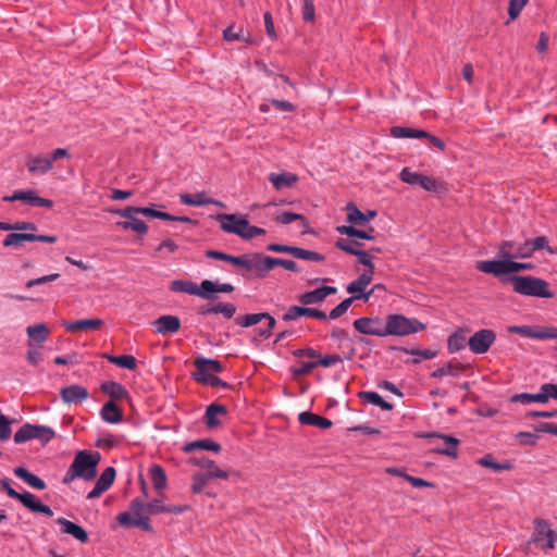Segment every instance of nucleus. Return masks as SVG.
<instances>
[{
	"label": "nucleus",
	"mask_w": 557,
	"mask_h": 557,
	"mask_svg": "<svg viewBox=\"0 0 557 557\" xmlns=\"http://www.w3.org/2000/svg\"><path fill=\"white\" fill-rule=\"evenodd\" d=\"M24 242H30V233H9L3 239V246L18 248Z\"/></svg>",
	"instance_id": "47"
},
{
	"label": "nucleus",
	"mask_w": 557,
	"mask_h": 557,
	"mask_svg": "<svg viewBox=\"0 0 557 557\" xmlns=\"http://www.w3.org/2000/svg\"><path fill=\"white\" fill-rule=\"evenodd\" d=\"M373 275L374 272H372V270H363V272L356 280L347 285V293L352 295L367 294L368 292L364 290L373 280Z\"/></svg>",
	"instance_id": "24"
},
{
	"label": "nucleus",
	"mask_w": 557,
	"mask_h": 557,
	"mask_svg": "<svg viewBox=\"0 0 557 557\" xmlns=\"http://www.w3.org/2000/svg\"><path fill=\"white\" fill-rule=\"evenodd\" d=\"M360 398L367 403L380 407L382 410H392L393 405L383 399V397L376 392H362Z\"/></svg>",
	"instance_id": "39"
},
{
	"label": "nucleus",
	"mask_w": 557,
	"mask_h": 557,
	"mask_svg": "<svg viewBox=\"0 0 557 557\" xmlns=\"http://www.w3.org/2000/svg\"><path fill=\"white\" fill-rule=\"evenodd\" d=\"M190 462L195 466H198L200 468L207 469L208 472L205 473L206 475H209L213 479H227L228 473L225 470L220 469L216 463L206 457L202 458H193Z\"/></svg>",
	"instance_id": "26"
},
{
	"label": "nucleus",
	"mask_w": 557,
	"mask_h": 557,
	"mask_svg": "<svg viewBox=\"0 0 557 557\" xmlns=\"http://www.w3.org/2000/svg\"><path fill=\"white\" fill-rule=\"evenodd\" d=\"M14 475L18 479L23 480L26 484H28L30 487L36 488L38 491H42L47 487L46 482L39 478L38 475L29 472L24 467H17L13 470Z\"/></svg>",
	"instance_id": "27"
},
{
	"label": "nucleus",
	"mask_w": 557,
	"mask_h": 557,
	"mask_svg": "<svg viewBox=\"0 0 557 557\" xmlns=\"http://www.w3.org/2000/svg\"><path fill=\"white\" fill-rule=\"evenodd\" d=\"M510 259L502 258L500 260H482L476 262V269L485 274L502 276L510 273Z\"/></svg>",
	"instance_id": "13"
},
{
	"label": "nucleus",
	"mask_w": 557,
	"mask_h": 557,
	"mask_svg": "<svg viewBox=\"0 0 557 557\" xmlns=\"http://www.w3.org/2000/svg\"><path fill=\"white\" fill-rule=\"evenodd\" d=\"M422 174L412 171L410 168H404L399 173V178L409 185L419 186Z\"/></svg>",
	"instance_id": "60"
},
{
	"label": "nucleus",
	"mask_w": 557,
	"mask_h": 557,
	"mask_svg": "<svg viewBox=\"0 0 557 557\" xmlns=\"http://www.w3.org/2000/svg\"><path fill=\"white\" fill-rule=\"evenodd\" d=\"M101 391L115 399H123L128 396L127 389L119 382L106 381L100 385Z\"/></svg>",
	"instance_id": "34"
},
{
	"label": "nucleus",
	"mask_w": 557,
	"mask_h": 557,
	"mask_svg": "<svg viewBox=\"0 0 557 557\" xmlns=\"http://www.w3.org/2000/svg\"><path fill=\"white\" fill-rule=\"evenodd\" d=\"M337 292L334 286H322L310 292H306L299 296V301L305 305L321 304L327 296Z\"/></svg>",
	"instance_id": "16"
},
{
	"label": "nucleus",
	"mask_w": 557,
	"mask_h": 557,
	"mask_svg": "<svg viewBox=\"0 0 557 557\" xmlns=\"http://www.w3.org/2000/svg\"><path fill=\"white\" fill-rule=\"evenodd\" d=\"M196 296L205 299H213L216 297V283L210 280H203L198 286Z\"/></svg>",
	"instance_id": "49"
},
{
	"label": "nucleus",
	"mask_w": 557,
	"mask_h": 557,
	"mask_svg": "<svg viewBox=\"0 0 557 557\" xmlns=\"http://www.w3.org/2000/svg\"><path fill=\"white\" fill-rule=\"evenodd\" d=\"M268 180L276 190H282L293 187L297 183L298 176L292 172L270 173Z\"/></svg>",
	"instance_id": "23"
},
{
	"label": "nucleus",
	"mask_w": 557,
	"mask_h": 557,
	"mask_svg": "<svg viewBox=\"0 0 557 557\" xmlns=\"http://www.w3.org/2000/svg\"><path fill=\"white\" fill-rule=\"evenodd\" d=\"M110 212L124 219L116 222V226L123 231H133L138 235H146L148 233V225L137 216L140 214L138 207L127 206L123 209L110 210Z\"/></svg>",
	"instance_id": "5"
},
{
	"label": "nucleus",
	"mask_w": 557,
	"mask_h": 557,
	"mask_svg": "<svg viewBox=\"0 0 557 557\" xmlns=\"http://www.w3.org/2000/svg\"><path fill=\"white\" fill-rule=\"evenodd\" d=\"M194 366L196 368V371L193 373L194 379L203 383L214 376L215 373L222 371V364L218 360L205 357L195 359Z\"/></svg>",
	"instance_id": "10"
},
{
	"label": "nucleus",
	"mask_w": 557,
	"mask_h": 557,
	"mask_svg": "<svg viewBox=\"0 0 557 557\" xmlns=\"http://www.w3.org/2000/svg\"><path fill=\"white\" fill-rule=\"evenodd\" d=\"M425 324L416 318H407L400 313L388 314L385 319L384 337L407 336L425 330Z\"/></svg>",
	"instance_id": "2"
},
{
	"label": "nucleus",
	"mask_w": 557,
	"mask_h": 557,
	"mask_svg": "<svg viewBox=\"0 0 557 557\" xmlns=\"http://www.w3.org/2000/svg\"><path fill=\"white\" fill-rule=\"evenodd\" d=\"M15 422L14 419H10L5 414H3L0 409V442L8 441L12 435L11 424Z\"/></svg>",
	"instance_id": "55"
},
{
	"label": "nucleus",
	"mask_w": 557,
	"mask_h": 557,
	"mask_svg": "<svg viewBox=\"0 0 557 557\" xmlns=\"http://www.w3.org/2000/svg\"><path fill=\"white\" fill-rule=\"evenodd\" d=\"M89 393L86 387L77 384L69 385L60 391V397L64 404L72 405L84 401L88 398Z\"/></svg>",
	"instance_id": "15"
},
{
	"label": "nucleus",
	"mask_w": 557,
	"mask_h": 557,
	"mask_svg": "<svg viewBox=\"0 0 557 557\" xmlns=\"http://www.w3.org/2000/svg\"><path fill=\"white\" fill-rule=\"evenodd\" d=\"M298 420L301 424L313 425L320 429H330L333 425V422L331 420L312 413L310 411H304L299 413Z\"/></svg>",
	"instance_id": "31"
},
{
	"label": "nucleus",
	"mask_w": 557,
	"mask_h": 557,
	"mask_svg": "<svg viewBox=\"0 0 557 557\" xmlns=\"http://www.w3.org/2000/svg\"><path fill=\"white\" fill-rule=\"evenodd\" d=\"M401 350L407 355L416 356L417 359H414L413 362H419L420 360H431L437 356V351L431 348H403Z\"/></svg>",
	"instance_id": "48"
},
{
	"label": "nucleus",
	"mask_w": 557,
	"mask_h": 557,
	"mask_svg": "<svg viewBox=\"0 0 557 557\" xmlns=\"http://www.w3.org/2000/svg\"><path fill=\"white\" fill-rule=\"evenodd\" d=\"M532 255L531 240L529 239L524 243L504 242L498 250L500 258H509L510 260L530 258Z\"/></svg>",
	"instance_id": "11"
},
{
	"label": "nucleus",
	"mask_w": 557,
	"mask_h": 557,
	"mask_svg": "<svg viewBox=\"0 0 557 557\" xmlns=\"http://www.w3.org/2000/svg\"><path fill=\"white\" fill-rule=\"evenodd\" d=\"M373 292H374V288H371L370 290H368L367 294L352 295V296L344 299L341 304H338L336 307H334L330 311L329 319L336 320L339 317H342L349 309L351 304L357 299H362L364 301H368L370 299L371 295L373 294Z\"/></svg>",
	"instance_id": "18"
},
{
	"label": "nucleus",
	"mask_w": 557,
	"mask_h": 557,
	"mask_svg": "<svg viewBox=\"0 0 557 557\" xmlns=\"http://www.w3.org/2000/svg\"><path fill=\"white\" fill-rule=\"evenodd\" d=\"M100 417L110 424H117L123 420V413L114 401H108L102 406Z\"/></svg>",
	"instance_id": "29"
},
{
	"label": "nucleus",
	"mask_w": 557,
	"mask_h": 557,
	"mask_svg": "<svg viewBox=\"0 0 557 557\" xmlns=\"http://www.w3.org/2000/svg\"><path fill=\"white\" fill-rule=\"evenodd\" d=\"M276 222L287 225L293 223L294 221H301L302 226L307 230L309 228V222L307 218L302 214L290 212V211H284L276 215L275 218Z\"/></svg>",
	"instance_id": "46"
},
{
	"label": "nucleus",
	"mask_w": 557,
	"mask_h": 557,
	"mask_svg": "<svg viewBox=\"0 0 557 557\" xmlns=\"http://www.w3.org/2000/svg\"><path fill=\"white\" fill-rule=\"evenodd\" d=\"M215 220L220 223V227L224 233L235 234L244 238L249 221L245 216L235 213H219Z\"/></svg>",
	"instance_id": "7"
},
{
	"label": "nucleus",
	"mask_w": 557,
	"mask_h": 557,
	"mask_svg": "<svg viewBox=\"0 0 557 557\" xmlns=\"http://www.w3.org/2000/svg\"><path fill=\"white\" fill-rule=\"evenodd\" d=\"M100 459L99 451L87 449L77 451L62 479V483L69 485L76 479L84 481L94 480L97 475V466Z\"/></svg>",
	"instance_id": "1"
},
{
	"label": "nucleus",
	"mask_w": 557,
	"mask_h": 557,
	"mask_svg": "<svg viewBox=\"0 0 557 557\" xmlns=\"http://www.w3.org/2000/svg\"><path fill=\"white\" fill-rule=\"evenodd\" d=\"M115 474L116 472L113 467H107L96 481V484L107 491L113 484Z\"/></svg>",
	"instance_id": "53"
},
{
	"label": "nucleus",
	"mask_w": 557,
	"mask_h": 557,
	"mask_svg": "<svg viewBox=\"0 0 557 557\" xmlns=\"http://www.w3.org/2000/svg\"><path fill=\"white\" fill-rule=\"evenodd\" d=\"M104 357L111 363L116 364L123 369L135 370L136 366H137L136 359L132 355H121V356L106 355Z\"/></svg>",
	"instance_id": "41"
},
{
	"label": "nucleus",
	"mask_w": 557,
	"mask_h": 557,
	"mask_svg": "<svg viewBox=\"0 0 557 557\" xmlns=\"http://www.w3.org/2000/svg\"><path fill=\"white\" fill-rule=\"evenodd\" d=\"M26 332L29 341L37 342L39 344L46 342L49 336V330L44 323L29 325L27 326Z\"/></svg>",
	"instance_id": "38"
},
{
	"label": "nucleus",
	"mask_w": 557,
	"mask_h": 557,
	"mask_svg": "<svg viewBox=\"0 0 557 557\" xmlns=\"http://www.w3.org/2000/svg\"><path fill=\"white\" fill-rule=\"evenodd\" d=\"M258 259H260V253H250L243 256L231 255L228 262L236 267H240L248 271H251L255 273L256 276H258Z\"/></svg>",
	"instance_id": "25"
},
{
	"label": "nucleus",
	"mask_w": 557,
	"mask_h": 557,
	"mask_svg": "<svg viewBox=\"0 0 557 557\" xmlns=\"http://www.w3.org/2000/svg\"><path fill=\"white\" fill-rule=\"evenodd\" d=\"M170 289L175 293H185L196 296L198 293V285L188 280H174L171 283Z\"/></svg>",
	"instance_id": "43"
},
{
	"label": "nucleus",
	"mask_w": 557,
	"mask_h": 557,
	"mask_svg": "<svg viewBox=\"0 0 557 557\" xmlns=\"http://www.w3.org/2000/svg\"><path fill=\"white\" fill-rule=\"evenodd\" d=\"M434 436L440 437L443 441V445L433 448V450L441 455H446L451 458H457V449L459 446V440H457L454 436L450 435H438L435 434Z\"/></svg>",
	"instance_id": "30"
},
{
	"label": "nucleus",
	"mask_w": 557,
	"mask_h": 557,
	"mask_svg": "<svg viewBox=\"0 0 557 557\" xmlns=\"http://www.w3.org/2000/svg\"><path fill=\"white\" fill-rule=\"evenodd\" d=\"M102 319H82L70 322H64L63 325L67 331H85V330H98L103 325Z\"/></svg>",
	"instance_id": "33"
},
{
	"label": "nucleus",
	"mask_w": 557,
	"mask_h": 557,
	"mask_svg": "<svg viewBox=\"0 0 557 557\" xmlns=\"http://www.w3.org/2000/svg\"><path fill=\"white\" fill-rule=\"evenodd\" d=\"M227 409L224 405L210 404L205 413L206 424L209 429H214L221 424L220 416H226Z\"/></svg>",
	"instance_id": "28"
},
{
	"label": "nucleus",
	"mask_w": 557,
	"mask_h": 557,
	"mask_svg": "<svg viewBox=\"0 0 557 557\" xmlns=\"http://www.w3.org/2000/svg\"><path fill=\"white\" fill-rule=\"evenodd\" d=\"M156 333L173 334L181 327V320L176 315H161L152 322Z\"/></svg>",
	"instance_id": "17"
},
{
	"label": "nucleus",
	"mask_w": 557,
	"mask_h": 557,
	"mask_svg": "<svg viewBox=\"0 0 557 557\" xmlns=\"http://www.w3.org/2000/svg\"><path fill=\"white\" fill-rule=\"evenodd\" d=\"M507 332L511 334H519L525 338L537 341L557 339L556 326H541V325H509Z\"/></svg>",
	"instance_id": "6"
},
{
	"label": "nucleus",
	"mask_w": 557,
	"mask_h": 557,
	"mask_svg": "<svg viewBox=\"0 0 557 557\" xmlns=\"http://www.w3.org/2000/svg\"><path fill=\"white\" fill-rule=\"evenodd\" d=\"M496 341V334L491 329H482L473 333L468 339L469 349L476 355H483L488 351Z\"/></svg>",
	"instance_id": "9"
},
{
	"label": "nucleus",
	"mask_w": 557,
	"mask_h": 557,
	"mask_svg": "<svg viewBox=\"0 0 557 557\" xmlns=\"http://www.w3.org/2000/svg\"><path fill=\"white\" fill-rule=\"evenodd\" d=\"M57 522L61 525L63 533L72 535L81 543H86L88 541L87 531L77 523L72 522L65 518H59Z\"/></svg>",
	"instance_id": "21"
},
{
	"label": "nucleus",
	"mask_w": 557,
	"mask_h": 557,
	"mask_svg": "<svg viewBox=\"0 0 557 557\" xmlns=\"http://www.w3.org/2000/svg\"><path fill=\"white\" fill-rule=\"evenodd\" d=\"M223 37L227 41L238 40L244 42H251L250 35L244 28H236L235 26H228L223 32Z\"/></svg>",
	"instance_id": "42"
},
{
	"label": "nucleus",
	"mask_w": 557,
	"mask_h": 557,
	"mask_svg": "<svg viewBox=\"0 0 557 557\" xmlns=\"http://www.w3.org/2000/svg\"><path fill=\"white\" fill-rule=\"evenodd\" d=\"M37 430L36 424L25 423L14 434V443L23 444L27 441L35 438V432Z\"/></svg>",
	"instance_id": "40"
},
{
	"label": "nucleus",
	"mask_w": 557,
	"mask_h": 557,
	"mask_svg": "<svg viewBox=\"0 0 557 557\" xmlns=\"http://www.w3.org/2000/svg\"><path fill=\"white\" fill-rule=\"evenodd\" d=\"M1 231H36L37 225L33 222L17 221L15 223H7L0 221Z\"/></svg>",
	"instance_id": "52"
},
{
	"label": "nucleus",
	"mask_w": 557,
	"mask_h": 557,
	"mask_svg": "<svg viewBox=\"0 0 557 557\" xmlns=\"http://www.w3.org/2000/svg\"><path fill=\"white\" fill-rule=\"evenodd\" d=\"M26 166L32 174H46L52 169L49 157L42 154L28 157Z\"/></svg>",
	"instance_id": "22"
},
{
	"label": "nucleus",
	"mask_w": 557,
	"mask_h": 557,
	"mask_svg": "<svg viewBox=\"0 0 557 557\" xmlns=\"http://www.w3.org/2000/svg\"><path fill=\"white\" fill-rule=\"evenodd\" d=\"M466 346V338L460 332L453 333L447 341L449 352H457Z\"/></svg>",
	"instance_id": "57"
},
{
	"label": "nucleus",
	"mask_w": 557,
	"mask_h": 557,
	"mask_svg": "<svg viewBox=\"0 0 557 557\" xmlns=\"http://www.w3.org/2000/svg\"><path fill=\"white\" fill-rule=\"evenodd\" d=\"M511 282L513 284V290L517 294L539 298L554 297L549 284L543 278L534 276H513Z\"/></svg>",
	"instance_id": "3"
},
{
	"label": "nucleus",
	"mask_w": 557,
	"mask_h": 557,
	"mask_svg": "<svg viewBox=\"0 0 557 557\" xmlns=\"http://www.w3.org/2000/svg\"><path fill=\"white\" fill-rule=\"evenodd\" d=\"M22 201L30 207L38 208H52L53 201L47 198H42L38 195L35 189H20L15 190L12 195H7L3 197V201Z\"/></svg>",
	"instance_id": "8"
},
{
	"label": "nucleus",
	"mask_w": 557,
	"mask_h": 557,
	"mask_svg": "<svg viewBox=\"0 0 557 557\" xmlns=\"http://www.w3.org/2000/svg\"><path fill=\"white\" fill-rule=\"evenodd\" d=\"M210 311H214V314L221 313L226 319H231L235 314L236 308L233 304L230 302H219L214 306H211Z\"/></svg>",
	"instance_id": "61"
},
{
	"label": "nucleus",
	"mask_w": 557,
	"mask_h": 557,
	"mask_svg": "<svg viewBox=\"0 0 557 557\" xmlns=\"http://www.w3.org/2000/svg\"><path fill=\"white\" fill-rule=\"evenodd\" d=\"M461 373V369L453 366L450 362L443 364L441 368L434 370L431 373L432 377H442L445 375L459 376Z\"/></svg>",
	"instance_id": "59"
},
{
	"label": "nucleus",
	"mask_w": 557,
	"mask_h": 557,
	"mask_svg": "<svg viewBox=\"0 0 557 557\" xmlns=\"http://www.w3.org/2000/svg\"><path fill=\"white\" fill-rule=\"evenodd\" d=\"M55 435V432L52 428L47 425H37V430L35 432V438L40 441L42 444H47L50 442Z\"/></svg>",
	"instance_id": "62"
},
{
	"label": "nucleus",
	"mask_w": 557,
	"mask_h": 557,
	"mask_svg": "<svg viewBox=\"0 0 557 557\" xmlns=\"http://www.w3.org/2000/svg\"><path fill=\"white\" fill-rule=\"evenodd\" d=\"M478 463L485 468H491L495 471L510 470L511 465L509 462L499 463L495 461L490 455H486L478 460Z\"/></svg>",
	"instance_id": "58"
},
{
	"label": "nucleus",
	"mask_w": 557,
	"mask_h": 557,
	"mask_svg": "<svg viewBox=\"0 0 557 557\" xmlns=\"http://www.w3.org/2000/svg\"><path fill=\"white\" fill-rule=\"evenodd\" d=\"M391 135L394 138H412V139H420L424 136H429V133L423 129H416L411 127H404V126H393L391 128Z\"/></svg>",
	"instance_id": "35"
},
{
	"label": "nucleus",
	"mask_w": 557,
	"mask_h": 557,
	"mask_svg": "<svg viewBox=\"0 0 557 557\" xmlns=\"http://www.w3.org/2000/svg\"><path fill=\"white\" fill-rule=\"evenodd\" d=\"M295 258L307 260V261H314V262H322L325 260V257L319 252L307 250L300 247H295L294 255Z\"/></svg>",
	"instance_id": "51"
},
{
	"label": "nucleus",
	"mask_w": 557,
	"mask_h": 557,
	"mask_svg": "<svg viewBox=\"0 0 557 557\" xmlns=\"http://www.w3.org/2000/svg\"><path fill=\"white\" fill-rule=\"evenodd\" d=\"M528 2H529V0H509V8H508L509 21L507 22V24L510 21L516 20L520 15L521 11L523 10V8L525 7V4Z\"/></svg>",
	"instance_id": "63"
},
{
	"label": "nucleus",
	"mask_w": 557,
	"mask_h": 557,
	"mask_svg": "<svg viewBox=\"0 0 557 557\" xmlns=\"http://www.w3.org/2000/svg\"><path fill=\"white\" fill-rule=\"evenodd\" d=\"M212 478L209 475H206L205 473H195L193 475V484H191V492L194 494H201L205 492L209 481Z\"/></svg>",
	"instance_id": "54"
},
{
	"label": "nucleus",
	"mask_w": 557,
	"mask_h": 557,
	"mask_svg": "<svg viewBox=\"0 0 557 557\" xmlns=\"http://www.w3.org/2000/svg\"><path fill=\"white\" fill-rule=\"evenodd\" d=\"M384 325L385 321L379 317H362L354 321V327L357 332L377 337H384Z\"/></svg>",
	"instance_id": "12"
},
{
	"label": "nucleus",
	"mask_w": 557,
	"mask_h": 557,
	"mask_svg": "<svg viewBox=\"0 0 557 557\" xmlns=\"http://www.w3.org/2000/svg\"><path fill=\"white\" fill-rule=\"evenodd\" d=\"M284 262L285 259L274 258L260 253V259H258V277H265L268 273L275 267L280 265L284 268Z\"/></svg>",
	"instance_id": "32"
},
{
	"label": "nucleus",
	"mask_w": 557,
	"mask_h": 557,
	"mask_svg": "<svg viewBox=\"0 0 557 557\" xmlns=\"http://www.w3.org/2000/svg\"><path fill=\"white\" fill-rule=\"evenodd\" d=\"M533 541L543 543L542 549L547 552L548 549H553L555 547L557 533L552 530L545 521H540L536 523Z\"/></svg>",
	"instance_id": "14"
},
{
	"label": "nucleus",
	"mask_w": 557,
	"mask_h": 557,
	"mask_svg": "<svg viewBox=\"0 0 557 557\" xmlns=\"http://www.w3.org/2000/svg\"><path fill=\"white\" fill-rule=\"evenodd\" d=\"M138 210L141 215H145L147 218L160 219V220H165V221H168V219H171L170 213L156 210L152 207H138Z\"/></svg>",
	"instance_id": "64"
},
{
	"label": "nucleus",
	"mask_w": 557,
	"mask_h": 557,
	"mask_svg": "<svg viewBox=\"0 0 557 557\" xmlns=\"http://www.w3.org/2000/svg\"><path fill=\"white\" fill-rule=\"evenodd\" d=\"M149 475L154 490L163 491L166 487V474L160 465L153 463L149 468Z\"/></svg>",
	"instance_id": "37"
},
{
	"label": "nucleus",
	"mask_w": 557,
	"mask_h": 557,
	"mask_svg": "<svg viewBox=\"0 0 557 557\" xmlns=\"http://www.w3.org/2000/svg\"><path fill=\"white\" fill-rule=\"evenodd\" d=\"M335 246L338 249L345 251L346 253L356 256V253L360 250L359 248L362 246V244L356 240L338 238L335 243Z\"/></svg>",
	"instance_id": "56"
},
{
	"label": "nucleus",
	"mask_w": 557,
	"mask_h": 557,
	"mask_svg": "<svg viewBox=\"0 0 557 557\" xmlns=\"http://www.w3.org/2000/svg\"><path fill=\"white\" fill-rule=\"evenodd\" d=\"M346 210H347V220L350 223L367 224L372 219H374L376 216L375 210H368L367 212H362L352 202H348L346 205Z\"/></svg>",
	"instance_id": "19"
},
{
	"label": "nucleus",
	"mask_w": 557,
	"mask_h": 557,
	"mask_svg": "<svg viewBox=\"0 0 557 557\" xmlns=\"http://www.w3.org/2000/svg\"><path fill=\"white\" fill-rule=\"evenodd\" d=\"M0 488L3 490L10 498L18 500L29 511L41 513L47 517L53 516V510L48 505H45L37 499L34 494L29 492L20 493L15 491L11 486L9 479H0Z\"/></svg>",
	"instance_id": "4"
},
{
	"label": "nucleus",
	"mask_w": 557,
	"mask_h": 557,
	"mask_svg": "<svg viewBox=\"0 0 557 557\" xmlns=\"http://www.w3.org/2000/svg\"><path fill=\"white\" fill-rule=\"evenodd\" d=\"M269 317H271L269 313H249L245 314L243 317L237 318V324H239L243 327H249L252 325L258 324L262 320H269Z\"/></svg>",
	"instance_id": "50"
},
{
	"label": "nucleus",
	"mask_w": 557,
	"mask_h": 557,
	"mask_svg": "<svg viewBox=\"0 0 557 557\" xmlns=\"http://www.w3.org/2000/svg\"><path fill=\"white\" fill-rule=\"evenodd\" d=\"M180 200L182 203L187 206H196L201 207L209 205V197L206 195V193H196L194 195L191 194H182L180 196Z\"/></svg>",
	"instance_id": "44"
},
{
	"label": "nucleus",
	"mask_w": 557,
	"mask_h": 557,
	"mask_svg": "<svg viewBox=\"0 0 557 557\" xmlns=\"http://www.w3.org/2000/svg\"><path fill=\"white\" fill-rule=\"evenodd\" d=\"M512 403H521V404H531V403H539V404H546L547 397L544 394H541V391L536 394H530V393H520L516 394L510 399Z\"/></svg>",
	"instance_id": "45"
},
{
	"label": "nucleus",
	"mask_w": 557,
	"mask_h": 557,
	"mask_svg": "<svg viewBox=\"0 0 557 557\" xmlns=\"http://www.w3.org/2000/svg\"><path fill=\"white\" fill-rule=\"evenodd\" d=\"M196 449H205V450H211L214 453H219L221 450V445L211 440H197V441L186 443L183 447V450L185 453H191Z\"/></svg>",
	"instance_id": "36"
},
{
	"label": "nucleus",
	"mask_w": 557,
	"mask_h": 557,
	"mask_svg": "<svg viewBox=\"0 0 557 557\" xmlns=\"http://www.w3.org/2000/svg\"><path fill=\"white\" fill-rule=\"evenodd\" d=\"M149 515H143L138 517H132L131 512H122L119 515L117 520L124 527H137L145 531H152V527L149 522Z\"/></svg>",
	"instance_id": "20"
}]
</instances>
